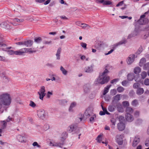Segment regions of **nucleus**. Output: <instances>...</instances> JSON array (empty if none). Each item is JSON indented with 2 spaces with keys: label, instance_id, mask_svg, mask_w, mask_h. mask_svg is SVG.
Returning a JSON list of instances; mask_svg holds the SVG:
<instances>
[{
  "label": "nucleus",
  "instance_id": "39448f33",
  "mask_svg": "<svg viewBox=\"0 0 149 149\" xmlns=\"http://www.w3.org/2000/svg\"><path fill=\"white\" fill-rule=\"evenodd\" d=\"M149 13V10L145 13L141 15L140 19L138 21V23L141 25L145 24L148 22V19L146 18H145L146 15Z\"/></svg>",
  "mask_w": 149,
  "mask_h": 149
},
{
  "label": "nucleus",
  "instance_id": "f704fd0d",
  "mask_svg": "<svg viewBox=\"0 0 149 149\" xmlns=\"http://www.w3.org/2000/svg\"><path fill=\"white\" fill-rule=\"evenodd\" d=\"M45 87L43 86H42L41 87L40 89V90L39 92H38V93H46L45 92Z\"/></svg>",
  "mask_w": 149,
  "mask_h": 149
},
{
  "label": "nucleus",
  "instance_id": "cd10ccee",
  "mask_svg": "<svg viewBox=\"0 0 149 149\" xmlns=\"http://www.w3.org/2000/svg\"><path fill=\"white\" fill-rule=\"evenodd\" d=\"M101 45L102 44L101 43L99 42H97L96 43L95 45V48L97 50H100L101 49Z\"/></svg>",
  "mask_w": 149,
  "mask_h": 149
},
{
  "label": "nucleus",
  "instance_id": "7c9ffc66",
  "mask_svg": "<svg viewBox=\"0 0 149 149\" xmlns=\"http://www.w3.org/2000/svg\"><path fill=\"white\" fill-rule=\"evenodd\" d=\"M24 19H19L18 18H15L13 19V23H15L16 22L18 23H20L23 22L24 21Z\"/></svg>",
  "mask_w": 149,
  "mask_h": 149
},
{
  "label": "nucleus",
  "instance_id": "9d476101",
  "mask_svg": "<svg viewBox=\"0 0 149 149\" xmlns=\"http://www.w3.org/2000/svg\"><path fill=\"white\" fill-rule=\"evenodd\" d=\"M123 136L122 135H117L116 136V140L117 143L119 145H121L123 143Z\"/></svg>",
  "mask_w": 149,
  "mask_h": 149
},
{
  "label": "nucleus",
  "instance_id": "603ef678",
  "mask_svg": "<svg viewBox=\"0 0 149 149\" xmlns=\"http://www.w3.org/2000/svg\"><path fill=\"white\" fill-rule=\"evenodd\" d=\"M96 116L95 115H93L92 117H91L90 119V122L92 123H93L94 121V120L95 118H96Z\"/></svg>",
  "mask_w": 149,
  "mask_h": 149
},
{
  "label": "nucleus",
  "instance_id": "393cba45",
  "mask_svg": "<svg viewBox=\"0 0 149 149\" xmlns=\"http://www.w3.org/2000/svg\"><path fill=\"white\" fill-rule=\"evenodd\" d=\"M0 125L1 126V129L5 128L7 125L6 122L5 120L1 121L0 122Z\"/></svg>",
  "mask_w": 149,
  "mask_h": 149
},
{
  "label": "nucleus",
  "instance_id": "e2e57ef3",
  "mask_svg": "<svg viewBox=\"0 0 149 149\" xmlns=\"http://www.w3.org/2000/svg\"><path fill=\"white\" fill-rule=\"evenodd\" d=\"M149 68V62L146 63L143 67L144 70H146Z\"/></svg>",
  "mask_w": 149,
  "mask_h": 149
},
{
  "label": "nucleus",
  "instance_id": "f3484780",
  "mask_svg": "<svg viewBox=\"0 0 149 149\" xmlns=\"http://www.w3.org/2000/svg\"><path fill=\"white\" fill-rule=\"evenodd\" d=\"M125 118L128 121L131 122L134 120V118L130 114H127L125 115Z\"/></svg>",
  "mask_w": 149,
  "mask_h": 149
},
{
  "label": "nucleus",
  "instance_id": "72a5a7b5",
  "mask_svg": "<svg viewBox=\"0 0 149 149\" xmlns=\"http://www.w3.org/2000/svg\"><path fill=\"white\" fill-rule=\"evenodd\" d=\"M60 70L64 75H66L68 73L67 71L62 66H61Z\"/></svg>",
  "mask_w": 149,
  "mask_h": 149
},
{
  "label": "nucleus",
  "instance_id": "2eb2a0df",
  "mask_svg": "<svg viewBox=\"0 0 149 149\" xmlns=\"http://www.w3.org/2000/svg\"><path fill=\"white\" fill-rule=\"evenodd\" d=\"M117 127L119 131H123L125 128V125L123 123H119L118 124Z\"/></svg>",
  "mask_w": 149,
  "mask_h": 149
},
{
  "label": "nucleus",
  "instance_id": "412c9836",
  "mask_svg": "<svg viewBox=\"0 0 149 149\" xmlns=\"http://www.w3.org/2000/svg\"><path fill=\"white\" fill-rule=\"evenodd\" d=\"M120 100V95L117 94L113 97L112 102H117Z\"/></svg>",
  "mask_w": 149,
  "mask_h": 149
},
{
  "label": "nucleus",
  "instance_id": "69168bd1",
  "mask_svg": "<svg viewBox=\"0 0 149 149\" xmlns=\"http://www.w3.org/2000/svg\"><path fill=\"white\" fill-rule=\"evenodd\" d=\"M43 42L44 44L50 45L52 43V41L51 40L49 41H45Z\"/></svg>",
  "mask_w": 149,
  "mask_h": 149
},
{
  "label": "nucleus",
  "instance_id": "f03ea898",
  "mask_svg": "<svg viewBox=\"0 0 149 149\" xmlns=\"http://www.w3.org/2000/svg\"><path fill=\"white\" fill-rule=\"evenodd\" d=\"M109 72V71L106 68L104 72L102 74H100L96 81L98 82L99 84H102L107 83L110 79L109 77L107 76V74Z\"/></svg>",
  "mask_w": 149,
  "mask_h": 149
},
{
  "label": "nucleus",
  "instance_id": "a211bd4d",
  "mask_svg": "<svg viewBox=\"0 0 149 149\" xmlns=\"http://www.w3.org/2000/svg\"><path fill=\"white\" fill-rule=\"evenodd\" d=\"M61 49L60 47H59L56 53V59L59 60L60 59L61 53Z\"/></svg>",
  "mask_w": 149,
  "mask_h": 149
},
{
  "label": "nucleus",
  "instance_id": "4468645a",
  "mask_svg": "<svg viewBox=\"0 0 149 149\" xmlns=\"http://www.w3.org/2000/svg\"><path fill=\"white\" fill-rule=\"evenodd\" d=\"M140 141V138L139 136L135 137L132 145L133 147L136 146L139 143Z\"/></svg>",
  "mask_w": 149,
  "mask_h": 149
},
{
  "label": "nucleus",
  "instance_id": "a878e982",
  "mask_svg": "<svg viewBox=\"0 0 149 149\" xmlns=\"http://www.w3.org/2000/svg\"><path fill=\"white\" fill-rule=\"evenodd\" d=\"M144 92V90L142 88H138L136 91V93L138 95H141Z\"/></svg>",
  "mask_w": 149,
  "mask_h": 149
},
{
  "label": "nucleus",
  "instance_id": "c9c22d12",
  "mask_svg": "<svg viewBox=\"0 0 149 149\" xmlns=\"http://www.w3.org/2000/svg\"><path fill=\"white\" fill-rule=\"evenodd\" d=\"M134 75L133 74H130L127 75V79L130 81L132 80L134 78Z\"/></svg>",
  "mask_w": 149,
  "mask_h": 149
},
{
  "label": "nucleus",
  "instance_id": "473e14b6",
  "mask_svg": "<svg viewBox=\"0 0 149 149\" xmlns=\"http://www.w3.org/2000/svg\"><path fill=\"white\" fill-rule=\"evenodd\" d=\"M84 115L83 114H80L78 116L77 118V120L78 122H80L81 121L83 118Z\"/></svg>",
  "mask_w": 149,
  "mask_h": 149
},
{
  "label": "nucleus",
  "instance_id": "f257e3e1",
  "mask_svg": "<svg viewBox=\"0 0 149 149\" xmlns=\"http://www.w3.org/2000/svg\"><path fill=\"white\" fill-rule=\"evenodd\" d=\"M12 102V97L10 94L5 92L0 94V113L4 111H6V107L9 106Z\"/></svg>",
  "mask_w": 149,
  "mask_h": 149
},
{
  "label": "nucleus",
  "instance_id": "0e129e2a",
  "mask_svg": "<svg viewBox=\"0 0 149 149\" xmlns=\"http://www.w3.org/2000/svg\"><path fill=\"white\" fill-rule=\"evenodd\" d=\"M128 83V82L126 80H124L122 82V84L123 86H125Z\"/></svg>",
  "mask_w": 149,
  "mask_h": 149
},
{
  "label": "nucleus",
  "instance_id": "bb28decb",
  "mask_svg": "<svg viewBox=\"0 0 149 149\" xmlns=\"http://www.w3.org/2000/svg\"><path fill=\"white\" fill-rule=\"evenodd\" d=\"M125 111L126 112V114H130L133 113V110L132 108L130 107H127Z\"/></svg>",
  "mask_w": 149,
  "mask_h": 149
},
{
  "label": "nucleus",
  "instance_id": "aec40b11",
  "mask_svg": "<svg viewBox=\"0 0 149 149\" xmlns=\"http://www.w3.org/2000/svg\"><path fill=\"white\" fill-rule=\"evenodd\" d=\"M12 25L16 26L17 25V24H16V23H13V22H12V23H9L8 22L7 25H6L5 29H11L12 28L11 26Z\"/></svg>",
  "mask_w": 149,
  "mask_h": 149
},
{
  "label": "nucleus",
  "instance_id": "79ce46f5",
  "mask_svg": "<svg viewBox=\"0 0 149 149\" xmlns=\"http://www.w3.org/2000/svg\"><path fill=\"white\" fill-rule=\"evenodd\" d=\"M49 128V126L47 124H45L43 127L42 129L45 131H46Z\"/></svg>",
  "mask_w": 149,
  "mask_h": 149
},
{
  "label": "nucleus",
  "instance_id": "ea45409f",
  "mask_svg": "<svg viewBox=\"0 0 149 149\" xmlns=\"http://www.w3.org/2000/svg\"><path fill=\"white\" fill-rule=\"evenodd\" d=\"M147 73L145 71H143L142 72L141 74V77L142 79H144L147 76Z\"/></svg>",
  "mask_w": 149,
  "mask_h": 149
},
{
  "label": "nucleus",
  "instance_id": "4d7b16f0",
  "mask_svg": "<svg viewBox=\"0 0 149 149\" xmlns=\"http://www.w3.org/2000/svg\"><path fill=\"white\" fill-rule=\"evenodd\" d=\"M29 106L32 107L33 108L35 107L36 106V104L33 101H31L29 104Z\"/></svg>",
  "mask_w": 149,
  "mask_h": 149
},
{
  "label": "nucleus",
  "instance_id": "c85d7f7f",
  "mask_svg": "<svg viewBox=\"0 0 149 149\" xmlns=\"http://www.w3.org/2000/svg\"><path fill=\"white\" fill-rule=\"evenodd\" d=\"M141 71V69L140 68L136 67L134 68V72L135 74H138Z\"/></svg>",
  "mask_w": 149,
  "mask_h": 149
},
{
  "label": "nucleus",
  "instance_id": "a18cd8bd",
  "mask_svg": "<svg viewBox=\"0 0 149 149\" xmlns=\"http://www.w3.org/2000/svg\"><path fill=\"white\" fill-rule=\"evenodd\" d=\"M143 49L142 47L141 46H140L138 49L137 51L136 52V53L138 54H139L142 52Z\"/></svg>",
  "mask_w": 149,
  "mask_h": 149
},
{
  "label": "nucleus",
  "instance_id": "423d86ee",
  "mask_svg": "<svg viewBox=\"0 0 149 149\" xmlns=\"http://www.w3.org/2000/svg\"><path fill=\"white\" fill-rule=\"evenodd\" d=\"M126 41L125 38H123L122 39V40L119 42L118 43L113 45L112 48L113 49H111L110 51H109L107 53H105V55H107L109 54L112 53L114 50V49H115L117 46L118 45H122L123 44H125L126 43Z\"/></svg>",
  "mask_w": 149,
  "mask_h": 149
},
{
  "label": "nucleus",
  "instance_id": "4be33fe9",
  "mask_svg": "<svg viewBox=\"0 0 149 149\" xmlns=\"http://www.w3.org/2000/svg\"><path fill=\"white\" fill-rule=\"evenodd\" d=\"M33 43V41L30 40L24 41V45L26 47H31Z\"/></svg>",
  "mask_w": 149,
  "mask_h": 149
},
{
  "label": "nucleus",
  "instance_id": "6ab92c4d",
  "mask_svg": "<svg viewBox=\"0 0 149 149\" xmlns=\"http://www.w3.org/2000/svg\"><path fill=\"white\" fill-rule=\"evenodd\" d=\"M90 85L89 84H85L84 86V92L86 93H88L90 91Z\"/></svg>",
  "mask_w": 149,
  "mask_h": 149
},
{
  "label": "nucleus",
  "instance_id": "052dcab7",
  "mask_svg": "<svg viewBox=\"0 0 149 149\" xmlns=\"http://www.w3.org/2000/svg\"><path fill=\"white\" fill-rule=\"evenodd\" d=\"M140 86V84L138 83H135L133 85V87L134 88H137Z\"/></svg>",
  "mask_w": 149,
  "mask_h": 149
},
{
  "label": "nucleus",
  "instance_id": "de8ad7c7",
  "mask_svg": "<svg viewBox=\"0 0 149 149\" xmlns=\"http://www.w3.org/2000/svg\"><path fill=\"white\" fill-rule=\"evenodd\" d=\"M123 106L124 107H128L129 105V103L128 101H124L122 103Z\"/></svg>",
  "mask_w": 149,
  "mask_h": 149
},
{
  "label": "nucleus",
  "instance_id": "5701e85b",
  "mask_svg": "<svg viewBox=\"0 0 149 149\" xmlns=\"http://www.w3.org/2000/svg\"><path fill=\"white\" fill-rule=\"evenodd\" d=\"M117 107L118 111L119 112H123L124 111V109L120 104L118 103L117 105Z\"/></svg>",
  "mask_w": 149,
  "mask_h": 149
},
{
  "label": "nucleus",
  "instance_id": "2f4dec72",
  "mask_svg": "<svg viewBox=\"0 0 149 149\" xmlns=\"http://www.w3.org/2000/svg\"><path fill=\"white\" fill-rule=\"evenodd\" d=\"M111 86V85H108L104 88V91L103 93V95H105L108 92L109 89Z\"/></svg>",
  "mask_w": 149,
  "mask_h": 149
},
{
  "label": "nucleus",
  "instance_id": "774afa93",
  "mask_svg": "<svg viewBox=\"0 0 149 149\" xmlns=\"http://www.w3.org/2000/svg\"><path fill=\"white\" fill-rule=\"evenodd\" d=\"M119 80V79H113L111 81V83L112 84H113L114 83L117 82Z\"/></svg>",
  "mask_w": 149,
  "mask_h": 149
},
{
  "label": "nucleus",
  "instance_id": "5fc2aeb1",
  "mask_svg": "<svg viewBox=\"0 0 149 149\" xmlns=\"http://www.w3.org/2000/svg\"><path fill=\"white\" fill-rule=\"evenodd\" d=\"M80 45L84 49H86L87 44L85 43L81 42L80 43Z\"/></svg>",
  "mask_w": 149,
  "mask_h": 149
},
{
  "label": "nucleus",
  "instance_id": "7ed1b4c3",
  "mask_svg": "<svg viewBox=\"0 0 149 149\" xmlns=\"http://www.w3.org/2000/svg\"><path fill=\"white\" fill-rule=\"evenodd\" d=\"M62 136L61 138V142L55 143L50 141L49 144V145L50 146H56L60 147H61V146L64 144V141L67 136V134L65 132H63L62 134Z\"/></svg>",
  "mask_w": 149,
  "mask_h": 149
},
{
  "label": "nucleus",
  "instance_id": "bf43d9fd",
  "mask_svg": "<svg viewBox=\"0 0 149 149\" xmlns=\"http://www.w3.org/2000/svg\"><path fill=\"white\" fill-rule=\"evenodd\" d=\"M101 106L102 109L103 111H104L105 113H106V114H109V113L107 111L106 109L104 108L102 105H101Z\"/></svg>",
  "mask_w": 149,
  "mask_h": 149
},
{
  "label": "nucleus",
  "instance_id": "37998d69",
  "mask_svg": "<svg viewBox=\"0 0 149 149\" xmlns=\"http://www.w3.org/2000/svg\"><path fill=\"white\" fill-rule=\"evenodd\" d=\"M102 138V136L101 135H99L96 139V140H97V142L98 143H100L101 142V139Z\"/></svg>",
  "mask_w": 149,
  "mask_h": 149
},
{
  "label": "nucleus",
  "instance_id": "49530a36",
  "mask_svg": "<svg viewBox=\"0 0 149 149\" xmlns=\"http://www.w3.org/2000/svg\"><path fill=\"white\" fill-rule=\"evenodd\" d=\"M108 109L109 111L110 112L113 111L114 110V107L112 105L109 106Z\"/></svg>",
  "mask_w": 149,
  "mask_h": 149
},
{
  "label": "nucleus",
  "instance_id": "6e6552de",
  "mask_svg": "<svg viewBox=\"0 0 149 149\" xmlns=\"http://www.w3.org/2000/svg\"><path fill=\"white\" fill-rule=\"evenodd\" d=\"M135 55L132 54H130L126 59V62L128 65L131 64L134 61Z\"/></svg>",
  "mask_w": 149,
  "mask_h": 149
},
{
  "label": "nucleus",
  "instance_id": "ddd939ff",
  "mask_svg": "<svg viewBox=\"0 0 149 149\" xmlns=\"http://www.w3.org/2000/svg\"><path fill=\"white\" fill-rule=\"evenodd\" d=\"M44 42L42 41V39L40 37H38V46L39 48L42 49L44 48Z\"/></svg>",
  "mask_w": 149,
  "mask_h": 149
},
{
  "label": "nucleus",
  "instance_id": "8fccbe9b",
  "mask_svg": "<svg viewBox=\"0 0 149 149\" xmlns=\"http://www.w3.org/2000/svg\"><path fill=\"white\" fill-rule=\"evenodd\" d=\"M111 94L112 95H114L117 93V91L115 89H113L111 90Z\"/></svg>",
  "mask_w": 149,
  "mask_h": 149
},
{
  "label": "nucleus",
  "instance_id": "c756f323",
  "mask_svg": "<svg viewBox=\"0 0 149 149\" xmlns=\"http://www.w3.org/2000/svg\"><path fill=\"white\" fill-rule=\"evenodd\" d=\"M76 104L75 102H73L71 104L69 109V111L70 112H72L73 111L72 109L75 107Z\"/></svg>",
  "mask_w": 149,
  "mask_h": 149
},
{
  "label": "nucleus",
  "instance_id": "680f3d73",
  "mask_svg": "<svg viewBox=\"0 0 149 149\" xmlns=\"http://www.w3.org/2000/svg\"><path fill=\"white\" fill-rule=\"evenodd\" d=\"M53 94L52 92L48 91L46 96L47 98H49Z\"/></svg>",
  "mask_w": 149,
  "mask_h": 149
},
{
  "label": "nucleus",
  "instance_id": "a19ab883",
  "mask_svg": "<svg viewBox=\"0 0 149 149\" xmlns=\"http://www.w3.org/2000/svg\"><path fill=\"white\" fill-rule=\"evenodd\" d=\"M124 90V88L122 86H119L117 88V90L119 93H121Z\"/></svg>",
  "mask_w": 149,
  "mask_h": 149
},
{
  "label": "nucleus",
  "instance_id": "13d9d810",
  "mask_svg": "<svg viewBox=\"0 0 149 149\" xmlns=\"http://www.w3.org/2000/svg\"><path fill=\"white\" fill-rule=\"evenodd\" d=\"M144 84L145 85L147 86L149 85V79H146L144 81Z\"/></svg>",
  "mask_w": 149,
  "mask_h": 149
},
{
  "label": "nucleus",
  "instance_id": "09e8293b",
  "mask_svg": "<svg viewBox=\"0 0 149 149\" xmlns=\"http://www.w3.org/2000/svg\"><path fill=\"white\" fill-rule=\"evenodd\" d=\"M81 26L83 28L87 27L88 29H89L91 28V27L89 26L88 24L84 23L82 24Z\"/></svg>",
  "mask_w": 149,
  "mask_h": 149
},
{
  "label": "nucleus",
  "instance_id": "6e6d98bb",
  "mask_svg": "<svg viewBox=\"0 0 149 149\" xmlns=\"http://www.w3.org/2000/svg\"><path fill=\"white\" fill-rule=\"evenodd\" d=\"M111 4V2L108 1H104L103 5H109Z\"/></svg>",
  "mask_w": 149,
  "mask_h": 149
},
{
  "label": "nucleus",
  "instance_id": "dca6fc26",
  "mask_svg": "<svg viewBox=\"0 0 149 149\" xmlns=\"http://www.w3.org/2000/svg\"><path fill=\"white\" fill-rule=\"evenodd\" d=\"M93 65H92L90 66L86 67L84 69L85 72L87 73H90L92 72L93 71Z\"/></svg>",
  "mask_w": 149,
  "mask_h": 149
},
{
  "label": "nucleus",
  "instance_id": "9b49d317",
  "mask_svg": "<svg viewBox=\"0 0 149 149\" xmlns=\"http://www.w3.org/2000/svg\"><path fill=\"white\" fill-rule=\"evenodd\" d=\"M27 49L26 48H23L18 50L15 51V54L17 55H22L24 53L26 52Z\"/></svg>",
  "mask_w": 149,
  "mask_h": 149
},
{
  "label": "nucleus",
  "instance_id": "f8f14e48",
  "mask_svg": "<svg viewBox=\"0 0 149 149\" xmlns=\"http://www.w3.org/2000/svg\"><path fill=\"white\" fill-rule=\"evenodd\" d=\"M16 138L17 141L21 143L25 142L26 139L25 137L22 135L18 134L16 136Z\"/></svg>",
  "mask_w": 149,
  "mask_h": 149
},
{
  "label": "nucleus",
  "instance_id": "20e7f679",
  "mask_svg": "<svg viewBox=\"0 0 149 149\" xmlns=\"http://www.w3.org/2000/svg\"><path fill=\"white\" fill-rule=\"evenodd\" d=\"M38 117L41 119L45 120L48 117V113L43 109H40L38 111Z\"/></svg>",
  "mask_w": 149,
  "mask_h": 149
},
{
  "label": "nucleus",
  "instance_id": "e433bc0d",
  "mask_svg": "<svg viewBox=\"0 0 149 149\" xmlns=\"http://www.w3.org/2000/svg\"><path fill=\"white\" fill-rule=\"evenodd\" d=\"M21 9V7L20 6L17 5L15 7V9H14V11H16L17 12H19L20 11Z\"/></svg>",
  "mask_w": 149,
  "mask_h": 149
},
{
  "label": "nucleus",
  "instance_id": "864d4df0",
  "mask_svg": "<svg viewBox=\"0 0 149 149\" xmlns=\"http://www.w3.org/2000/svg\"><path fill=\"white\" fill-rule=\"evenodd\" d=\"M7 52V53L8 54L11 55L13 54H15V51H14L13 50H7V51H6Z\"/></svg>",
  "mask_w": 149,
  "mask_h": 149
},
{
  "label": "nucleus",
  "instance_id": "58836bf2",
  "mask_svg": "<svg viewBox=\"0 0 149 149\" xmlns=\"http://www.w3.org/2000/svg\"><path fill=\"white\" fill-rule=\"evenodd\" d=\"M138 104V100H134L132 102V105L134 107H136Z\"/></svg>",
  "mask_w": 149,
  "mask_h": 149
},
{
  "label": "nucleus",
  "instance_id": "338daca9",
  "mask_svg": "<svg viewBox=\"0 0 149 149\" xmlns=\"http://www.w3.org/2000/svg\"><path fill=\"white\" fill-rule=\"evenodd\" d=\"M139 115V112L138 111H136L134 113V116L135 117H138Z\"/></svg>",
  "mask_w": 149,
  "mask_h": 149
},
{
  "label": "nucleus",
  "instance_id": "3c124183",
  "mask_svg": "<svg viewBox=\"0 0 149 149\" xmlns=\"http://www.w3.org/2000/svg\"><path fill=\"white\" fill-rule=\"evenodd\" d=\"M118 119L120 123H123V121L124 120V117L121 116H120L118 117Z\"/></svg>",
  "mask_w": 149,
  "mask_h": 149
},
{
  "label": "nucleus",
  "instance_id": "b1692460",
  "mask_svg": "<svg viewBox=\"0 0 149 149\" xmlns=\"http://www.w3.org/2000/svg\"><path fill=\"white\" fill-rule=\"evenodd\" d=\"M146 61V59L145 58H142L140 61L139 65L141 67L143 66L144 67L146 64L145 63Z\"/></svg>",
  "mask_w": 149,
  "mask_h": 149
},
{
  "label": "nucleus",
  "instance_id": "1a4fd4ad",
  "mask_svg": "<svg viewBox=\"0 0 149 149\" xmlns=\"http://www.w3.org/2000/svg\"><path fill=\"white\" fill-rule=\"evenodd\" d=\"M0 50L1 49L3 51H7V50L11 49L12 48L11 47H8L7 45L3 42H0Z\"/></svg>",
  "mask_w": 149,
  "mask_h": 149
},
{
  "label": "nucleus",
  "instance_id": "4c0bfd02",
  "mask_svg": "<svg viewBox=\"0 0 149 149\" xmlns=\"http://www.w3.org/2000/svg\"><path fill=\"white\" fill-rule=\"evenodd\" d=\"M7 22H3L0 24V27L1 28L5 29L6 26L7 25Z\"/></svg>",
  "mask_w": 149,
  "mask_h": 149
},
{
  "label": "nucleus",
  "instance_id": "0eeeda50",
  "mask_svg": "<svg viewBox=\"0 0 149 149\" xmlns=\"http://www.w3.org/2000/svg\"><path fill=\"white\" fill-rule=\"evenodd\" d=\"M68 131L71 132L74 131H76V132L78 133L79 132L80 130L79 128L74 125H72L68 127Z\"/></svg>",
  "mask_w": 149,
  "mask_h": 149
},
{
  "label": "nucleus",
  "instance_id": "c03bdc74",
  "mask_svg": "<svg viewBox=\"0 0 149 149\" xmlns=\"http://www.w3.org/2000/svg\"><path fill=\"white\" fill-rule=\"evenodd\" d=\"M39 95V98L42 100H43V97L45 95L46 93H38Z\"/></svg>",
  "mask_w": 149,
  "mask_h": 149
}]
</instances>
